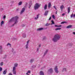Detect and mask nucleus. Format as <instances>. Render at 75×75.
<instances>
[{
	"instance_id": "obj_1",
	"label": "nucleus",
	"mask_w": 75,
	"mask_h": 75,
	"mask_svg": "<svg viewBox=\"0 0 75 75\" xmlns=\"http://www.w3.org/2000/svg\"><path fill=\"white\" fill-rule=\"evenodd\" d=\"M18 17L17 16H15L12 18L11 19L9 20L8 23H11L14 21L15 23L11 26V27H13L15 24H17V23H18Z\"/></svg>"
},
{
	"instance_id": "obj_2",
	"label": "nucleus",
	"mask_w": 75,
	"mask_h": 75,
	"mask_svg": "<svg viewBox=\"0 0 75 75\" xmlns=\"http://www.w3.org/2000/svg\"><path fill=\"white\" fill-rule=\"evenodd\" d=\"M61 38V36L59 34L55 35L54 38L52 39V41L54 42H56L57 41H58Z\"/></svg>"
},
{
	"instance_id": "obj_3",
	"label": "nucleus",
	"mask_w": 75,
	"mask_h": 75,
	"mask_svg": "<svg viewBox=\"0 0 75 75\" xmlns=\"http://www.w3.org/2000/svg\"><path fill=\"white\" fill-rule=\"evenodd\" d=\"M41 6V4H39L37 3L35 4V5L34 7V8L35 10H37L38 9L39 7Z\"/></svg>"
},
{
	"instance_id": "obj_4",
	"label": "nucleus",
	"mask_w": 75,
	"mask_h": 75,
	"mask_svg": "<svg viewBox=\"0 0 75 75\" xmlns=\"http://www.w3.org/2000/svg\"><path fill=\"white\" fill-rule=\"evenodd\" d=\"M16 69L15 67H13V74L14 75H16Z\"/></svg>"
},
{
	"instance_id": "obj_5",
	"label": "nucleus",
	"mask_w": 75,
	"mask_h": 75,
	"mask_svg": "<svg viewBox=\"0 0 75 75\" xmlns=\"http://www.w3.org/2000/svg\"><path fill=\"white\" fill-rule=\"evenodd\" d=\"M58 69L57 66H55L54 68V70L56 73H58L59 71H58Z\"/></svg>"
},
{
	"instance_id": "obj_6",
	"label": "nucleus",
	"mask_w": 75,
	"mask_h": 75,
	"mask_svg": "<svg viewBox=\"0 0 75 75\" xmlns=\"http://www.w3.org/2000/svg\"><path fill=\"white\" fill-rule=\"evenodd\" d=\"M29 42H30V40H28L27 42V44L25 45V48L26 49H28V44H29Z\"/></svg>"
},
{
	"instance_id": "obj_7",
	"label": "nucleus",
	"mask_w": 75,
	"mask_h": 75,
	"mask_svg": "<svg viewBox=\"0 0 75 75\" xmlns=\"http://www.w3.org/2000/svg\"><path fill=\"white\" fill-rule=\"evenodd\" d=\"M25 11V8H23L21 10V12L20 14H21L24 12V11Z\"/></svg>"
},
{
	"instance_id": "obj_8",
	"label": "nucleus",
	"mask_w": 75,
	"mask_h": 75,
	"mask_svg": "<svg viewBox=\"0 0 75 75\" xmlns=\"http://www.w3.org/2000/svg\"><path fill=\"white\" fill-rule=\"evenodd\" d=\"M48 71L49 72H50V73H52V72H53V70H52V69L50 68L49 69Z\"/></svg>"
},
{
	"instance_id": "obj_9",
	"label": "nucleus",
	"mask_w": 75,
	"mask_h": 75,
	"mask_svg": "<svg viewBox=\"0 0 75 75\" xmlns=\"http://www.w3.org/2000/svg\"><path fill=\"white\" fill-rule=\"evenodd\" d=\"M44 30V28H40L37 29V31H41L42 30Z\"/></svg>"
},
{
	"instance_id": "obj_10",
	"label": "nucleus",
	"mask_w": 75,
	"mask_h": 75,
	"mask_svg": "<svg viewBox=\"0 0 75 75\" xmlns=\"http://www.w3.org/2000/svg\"><path fill=\"white\" fill-rule=\"evenodd\" d=\"M60 8L61 10V11H62V10L64 8V5H62L61 6H60Z\"/></svg>"
},
{
	"instance_id": "obj_11",
	"label": "nucleus",
	"mask_w": 75,
	"mask_h": 75,
	"mask_svg": "<svg viewBox=\"0 0 75 75\" xmlns=\"http://www.w3.org/2000/svg\"><path fill=\"white\" fill-rule=\"evenodd\" d=\"M70 10H71V7H69L68 8V14H69V12H70Z\"/></svg>"
},
{
	"instance_id": "obj_12",
	"label": "nucleus",
	"mask_w": 75,
	"mask_h": 75,
	"mask_svg": "<svg viewBox=\"0 0 75 75\" xmlns=\"http://www.w3.org/2000/svg\"><path fill=\"white\" fill-rule=\"evenodd\" d=\"M71 18H72V17L75 18V13L74 15L72 13L71 16Z\"/></svg>"
},
{
	"instance_id": "obj_13",
	"label": "nucleus",
	"mask_w": 75,
	"mask_h": 75,
	"mask_svg": "<svg viewBox=\"0 0 75 75\" xmlns=\"http://www.w3.org/2000/svg\"><path fill=\"white\" fill-rule=\"evenodd\" d=\"M51 3L50 2L48 4V7L49 8H51Z\"/></svg>"
},
{
	"instance_id": "obj_14",
	"label": "nucleus",
	"mask_w": 75,
	"mask_h": 75,
	"mask_svg": "<svg viewBox=\"0 0 75 75\" xmlns=\"http://www.w3.org/2000/svg\"><path fill=\"white\" fill-rule=\"evenodd\" d=\"M34 59H31L30 61V63H31V64H32V63H33V62H34Z\"/></svg>"
},
{
	"instance_id": "obj_15",
	"label": "nucleus",
	"mask_w": 75,
	"mask_h": 75,
	"mask_svg": "<svg viewBox=\"0 0 75 75\" xmlns=\"http://www.w3.org/2000/svg\"><path fill=\"white\" fill-rule=\"evenodd\" d=\"M72 26L71 25H69V26H68L66 28H71V27H72Z\"/></svg>"
},
{
	"instance_id": "obj_16",
	"label": "nucleus",
	"mask_w": 75,
	"mask_h": 75,
	"mask_svg": "<svg viewBox=\"0 0 75 75\" xmlns=\"http://www.w3.org/2000/svg\"><path fill=\"white\" fill-rule=\"evenodd\" d=\"M48 11H46L45 12V13L44 14V16H47V14H48Z\"/></svg>"
},
{
	"instance_id": "obj_17",
	"label": "nucleus",
	"mask_w": 75,
	"mask_h": 75,
	"mask_svg": "<svg viewBox=\"0 0 75 75\" xmlns=\"http://www.w3.org/2000/svg\"><path fill=\"white\" fill-rule=\"evenodd\" d=\"M40 75H44V73L43 72V71H41L40 72Z\"/></svg>"
},
{
	"instance_id": "obj_18",
	"label": "nucleus",
	"mask_w": 75,
	"mask_h": 75,
	"mask_svg": "<svg viewBox=\"0 0 75 75\" xmlns=\"http://www.w3.org/2000/svg\"><path fill=\"white\" fill-rule=\"evenodd\" d=\"M22 37L23 38H25V37H26V35H25V34H23L22 35Z\"/></svg>"
},
{
	"instance_id": "obj_19",
	"label": "nucleus",
	"mask_w": 75,
	"mask_h": 75,
	"mask_svg": "<svg viewBox=\"0 0 75 75\" xmlns=\"http://www.w3.org/2000/svg\"><path fill=\"white\" fill-rule=\"evenodd\" d=\"M47 8V5L45 4L44 7V10H46Z\"/></svg>"
},
{
	"instance_id": "obj_20",
	"label": "nucleus",
	"mask_w": 75,
	"mask_h": 75,
	"mask_svg": "<svg viewBox=\"0 0 75 75\" xmlns=\"http://www.w3.org/2000/svg\"><path fill=\"white\" fill-rule=\"evenodd\" d=\"M32 5V4H31V3L29 4V6L28 7V8H29V9H30Z\"/></svg>"
},
{
	"instance_id": "obj_21",
	"label": "nucleus",
	"mask_w": 75,
	"mask_h": 75,
	"mask_svg": "<svg viewBox=\"0 0 75 75\" xmlns=\"http://www.w3.org/2000/svg\"><path fill=\"white\" fill-rule=\"evenodd\" d=\"M14 67H15L16 68V67H17L18 66V64L17 63H15L14 64Z\"/></svg>"
},
{
	"instance_id": "obj_22",
	"label": "nucleus",
	"mask_w": 75,
	"mask_h": 75,
	"mask_svg": "<svg viewBox=\"0 0 75 75\" xmlns=\"http://www.w3.org/2000/svg\"><path fill=\"white\" fill-rule=\"evenodd\" d=\"M62 72H64V71H67V69L65 68H63L62 70Z\"/></svg>"
},
{
	"instance_id": "obj_23",
	"label": "nucleus",
	"mask_w": 75,
	"mask_h": 75,
	"mask_svg": "<svg viewBox=\"0 0 75 75\" xmlns=\"http://www.w3.org/2000/svg\"><path fill=\"white\" fill-rule=\"evenodd\" d=\"M6 73H7V71L6 70L4 71L3 72V74L4 75H6Z\"/></svg>"
},
{
	"instance_id": "obj_24",
	"label": "nucleus",
	"mask_w": 75,
	"mask_h": 75,
	"mask_svg": "<svg viewBox=\"0 0 75 75\" xmlns=\"http://www.w3.org/2000/svg\"><path fill=\"white\" fill-rule=\"evenodd\" d=\"M39 17V15H38L37 16V17H35V20H37L38 19V18Z\"/></svg>"
},
{
	"instance_id": "obj_25",
	"label": "nucleus",
	"mask_w": 75,
	"mask_h": 75,
	"mask_svg": "<svg viewBox=\"0 0 75 75\" xmlns=\"http://www.w3.org/2000/svg\"><path fill=\"white\" fill-rule=\"evenodd\" d=\"M22 1H20V2L18 4V5L19 6H20L21 5V4H22Z\"/></svg>"
},
{
	"instance_id": "obj_26",
	"label": "nucleus",
	"mask_w": 75,
	"mask_h": 75,
	"mask_svg": "<svg viewBox=\"0 0 75 75\" xmlns=\"http://www.w3.org/2000/svg\"><path fill=\"white\" fill-rule=\"evenodd\" d=\"M55 26L56 27H61V25H55Z\"/></svg>"
},
{
	"instance_id": "obj_27",
	"label": "nucleus",
	"mask_w": 75,
	"mask_h": 75,
	"mask_svg": "<svg viewBox=\"0 0 75 75\" xmlns=\"http://www.w3.org/2000/svg\"><path fill=\"white\" fill-rule=\"evenodd\" d=\"M51 22H52V24H51V25H52V24H54V21H53V20H52L51 21Z\"/></svg>"
},
{
	"instance_id": "obj_28",
	"label": "nucleus",
	"mask_w": 75,
	"mask_h": 75,
	"mask_svg": "<svg viewBox=\"0 0 75 75\" xmlns=\"http://www.w3.org/2000/svg\"><path fill=\"white\" fill-rule=\"evenodd\" d=\"M61 28H57L55 29V30H56V31H57V30H61Z\"/></svg>"
},
{
	"instance_id": "obj_29",
	"label": "nucleus",
	"mask_w": 75,
	"mask_h": 75,
	"mask_svg": "<svg viewBox=\"0 0 75 75\" xmlns=\"http://www.w3.org/2000/svg\"><path fill=\"white\" fill-rule=\"evenodd\" d=\"M3 24H4V21H2L1 22V25H2Z\"/></svg>"
},
{
	"instance_id": "obj_30",
	"label": "nucleus",
	"mask_w": 75,
	"mask_h": 75,
	"mask_svg": "<svg viewBox=\"0 0 75 75\" xmlns=\"http://www.w3.org/2000/svg\"><path fill=\"white\" fill-rule=\"evenodd\" d=\"M50 25V24L46 23L45 25V26H49V25Z\"/></svg>"
},
{
	"instance_id": "obj_31",
	"label": "nucleus",
	"mask_w": 75,
	"mask_h": 75,
	"mask_svg": "<svg viewBox=\"0 0 75 75\" xmlns=\"http://www.w3.org/2000/svg\"><path fill=\"white\" fill-rule=\"evenodd\" d=\"M3 62H1L0 64V66H3Z\"/></svg>"
},
{
	"instance_id": "obj_32",
	"label": "nucleus",
	"mask_w": 75,
	"mask_h": 75,
	"mask_svg": "<svg viewBox=\"0 0 75 75\" xmlns=\"http://www.w3.org/2000/svg\"><path fill=\"white\" fill-rule=\"evenodd\" d=\"M39 50H40V47H38L37 49V52H38V51Z\"/></svg>"
},
{
	"instance_id": "obj_33",
	"label": "nucleus",
	"mask_w": 75,
	"mask_h": 75,
	"mask_svg": "<svg viewBox=\"0 0 75 75\" xmlns=\"http://www.w3.org/2000/svg\"><path fill=\"white\" fill-rule=\"evenodd\" d=\"M2 70H3V68L1 67H0V72L2 71Z\"/></svg>"
},
{
	"instance_id": "obj_34",
	"label": "nucleus",
	"mask_w": 75,
	"mask_h": 75,
	"mask_svg": "<svg viewBox=\"0 0 75 75\" xmlns=\"http://www.w3.org/2000/svg\"><path fill=\"white\" fill-rule=\"evenodd\" d=\"M2 52L3 51L2 50V49L0 50V53H1V54Z\"/></svg>"
},
{
	"instance_id": "obj_35",
	"label": "nucleus",
	"mask_w": 75,
	"mask_h": 75,
	"mask_svg": "<svg viewBox=\"0 0 75 75\" xmlns=\"http://www.w3.org/2000/svg\"><path fill=\"white\" fill-rule=\"evenodd\" d=\"M8 45H10V46H11V44H10L9 43H8L7 45V46H8Z\"/></svg>"
},
{
	"instance_id": "obj_36",
	"label": "nucleus",
	"mask_w": 75,
	"mask_h": 75,
	"mask_svg": "<svg viewBox=\"0 0 75 75\" xmlns=\"http://www.w3.org/2000/svg\"><path fill=\"white\" fill-rule=\"evenodd\" d=\"M53 8H55L56 10H57V9L56 8V6H53Z\"/></svg>"
},
{
	"instance_id": "obj_37",
	"label": "nucleus",
	"mask_w": 75,
	"mask_h": 75,
	"mask_svg": "<svg viewBox=\"0 0 75 75\" xmlns=\"http://www.w3.org/2000/svg\"><path fill=\"white\" fill-rule=\"evenodd\" d=\"M28 5V3H26L25 5V6L26 7H27V5Z\"/></svg>"
},
{
	"instance_id": "obj_38",
	"label": "nucleus",
	"mask_w": 75,
	"mask_h": 75,
	"mask_svg": "<svg viewBox=\"0 0 75 75\" xmlns=\"http://www.w3.org/2000/svg\"><path fill=\"white\" fill-rule=\"evenodd\" d=\"M3 18L4 19H6V16L4 15L3 17Z\"/></svg>"
},
{
	"instance_id": "obj_39",
	"label": "nucleus",
	"mask_w": 75,
	"mask_h": 75,
	"mask_svg": "<svg viewBox=\"0 0 75 75\" xmlns=\"http://www.w3.org/2000/svg\"><path fill=\"white\" fill-rule=\"evenodd\" d=\"M2 46L1 45H0V50H2Z\"/></svg>"
},
{
	"instance_id": "obj_40",
	"label": "nucleus",
	"mask_w": 75,
	"mask_h": 75,
	"mask_svg": "<svg viewBox=\"0 0 75 75\" xmlns=\"http://www.w3.org/2000/svg\"><path fill=\"white\" fill-rule=\"evenodd\" d=\"M47 54V52H45L44 53V55L43 56H45V55H46V54Z\"/></svg>"
},
{
	"instance_id": "obj_41",
	"label": "nucleus",
	"mask_w": 75,
	"mask_h": 75,
	"mask_svg": "<svg viewBox=\"0 0 75 75\" xmlns=\"http://www.w3.org/2000/svg\"><path fill=\"white\" fill-rule=\"evenodd\" d=\"M43 40H45L46 39V37H44L43 38Z\"/></svg>"
},
{
	"instance_id": "obj_42",
	"label": "nucleus",
	"mask_w": 75,
	"mask_h": 75,
	"mask_svg": "<svg viewBox=\"0 0 75 75\" xmlns=\"http://www.w3.org/2000/svg\"><path fill=\"white\" fill-rule=\"evenodd\" d=\"M28 73H29V74H30V73H31V71H30V70H28Z\"/></svg>"
},
{
	"instance_id": "obj_43",
	"label": "nucleus",
	"mask_w": 75,
	"mask_h": 75,
	"mask_svg": "<svg viewBox=\"0 0 75 75\" xmlns=\"http://www.w3.org/2000/svg\"><path fill=\"white\" fill-rule=\"evenodd\" d=\"M52 18H54V19L55 18V16H54V15H53L52 16Z\"/></svg>"
},
{
	"instance_id": "obj_44",
	"label": "nucleus",
	"mask_w": 75,
	"mask_h": 75,
	"mask_svg": "<svg viewBox=\"0 0 75 75\" xmlns=\"http://www.w3.org/2000/svg\"><path fill=\"white\" fill-rule=\"evenodd\" d=\"M47 53L48 52V50H47L45 52Z\"/></svg>"
},
{
	"instance_id": "obj_45",
	"label": "nucleus",
	"mask_w": 75,
	"mask_h": 75,
	"mask_svg": "<svg viewBox=\"0 0 75 75\" xmlns=\"http://www.w3.org/2000/svg\"><path fill=\"white\" fill-rule=\"evenodd\" d=\"M65 13H64L62 14V16H65Z\"/></svg>"
},
{
	"instance_id": "obj_46",
	"label": "nucleus",
	"mask_w": 75,
	"mask_h": 75,
	"mask_svg": "<svg viewBox=\"0 0 75 75\" xmlns=\"http://www.w3.org/2000/svg\"><path fill=\"white\" fill-rule=\"evenodd\" d=\"M64 23H65V22H62L61 23V24H64Z\"/></svg>"
},
{
	"instance_id": "obj_47",
	"label": "nucleus",
	"mask_w": 75,
	"mask_h": 75,
	"mask_svg": "<svg viewBox=\"0 0 75 75\" xmlns=\"http://www.w3.org/2000/svg\"><path fill=\"white\" fill-rule=\"evenodd\" d=\"M25 26V25L24 24H22V27H24Z\"/></svg>"
},
{
	"instance_id": "obj_48",
	"label": "nucleus",
	"mask_w": 75,
	"mask_h": 75,
	"mask_svg": "<svg viewBox=\"0 0 75 75\" xmlns=\"http://www.w3.org/2000/svg\"><path fill=\"white\" fill-rule=\"evenodd\" d=\"M41 44H40L38 47H39L40 48V47H41Z\"/></svg>"
},
{
	"instance_id": "obj_49",
	"label": "nucleus",
	"mask_w": 75,
	"mask_h": 75,
	"mask_svg": "<svg viewBox=\"0 0 75 75\" xmlns=\"http://www.w3.org/2000/svg\"><path fill=\"white\" fill-rule=\"evenodd\" d=\"M8 75H13V74H11V73H9Z\"/></svg>"
},
{
	"instance_id": "obj_50",
	"label": "nucleus",
	"mask_w": 75,
	"mask_h": 75,
	"mask_svg": "<svg viewBox=\"0 0 75 75\" xmlns=\"http://www.w3.org/2000/svg\"><path fill=\"white\" fill-rule=\"evenodd\" d=\"M7 58V55H5L4 58Z\"/></svg>"
},
{
	"instance_id": "obj_51",
	"label": "nucleus",
	"mask_w": 75,
	"mask_h": 75,
	"mask_svg": "<svg viewBox=\"0 0 75 75\" xmlns=\"http://www.w3.org/2000/svg\"><path fill=\"white\" fill-rule=\"evenodd\" d=\"M51 17H50L49 18V20H51Z\"/></svg>"
},
{
	"instance_id": "obj_52",
	"label": "nucleus",
	"mask_w": 75,
	"mask_h": 75,
	"mask_svg": "<svg viewBox=\"0 0 75 75\" xmlns=\"http://www.w3.org/2000/svg\"><path fill=\"white\" fill-rule=\"evenodd\" d=\"M17 11H18V10H19V9H17Z\"/></svg>"
},
{
	"instance_id": "obj_53",
	"label": "nucleus",
	"mask_w": 75,
	"mask_h": 75,
	"mask_svg": "<svg viewBox=\"0 0 75 75\" xmlns=\"http://www.w3.org/2000/svg\"><path fill=\"white\" fill-rule=\"evenodd\" d=\"M28 72L27 73H26V75H28Z\"/></svg>"
},
{
	"instance_id": "obj_54",
	"label": "nucleus",
	"mask_w": 75,
	"mask_h": 75,
	"mask_svg": "<svg viewBox=\"0 0 75 75\" xmlns=\"http://www.w3.org/2000/svg\"><path fill=\"white\" fill-rule=\"evenodd\" d=\"M56 14H57V12L56 13Z\"/></svg>"
},
{
	"instance_id": "obj_55",
	"label": "nucleus",
	"mask_w": 75,
	"mask_h": 75,
	"mask_svg": "<svg viewBox=\"0 0 75 75\" xmlns=\"http://www.w3.org/2000/svg\"><path fill=\"white\" fill-rule=\"evenodd\" d=\"M63 0V1H64V0Z\"/></svg>"
},
{
	"instance_id": "obj_56",
	"label": "nucleus",
	"mask_w": 75,
	"mask_h": 75,
	"mask_svg": "<svg viewBox=\"0 0 75 75\" xmlns=\"http://www.w3.org/2000/svg\"><path fill=\"white\" fill-rule=\"evenodd\" d=\"M28 75H30V74H28Z\"/></svg>"
}]
</instances>
